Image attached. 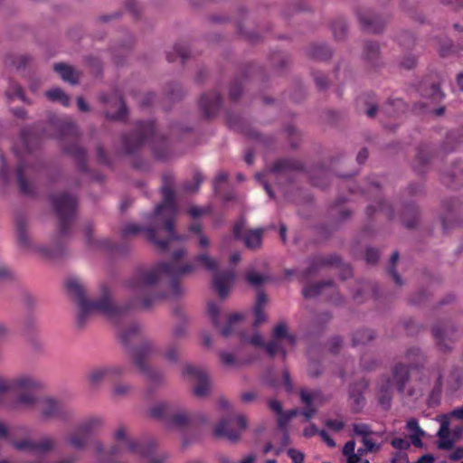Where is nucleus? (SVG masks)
<instances>
[{
    "label": "nucleus",
    "instance_id": "obj_1",
    "mask_svg": "<svg viewBox=\"0 0 463 463\" xmlns=\"http://www.w3.org/2000/svg\"><path fill=\"white\" fill-rule=\"evenodd\" d=\"M184 249L176 250L172 254L170 261L160 262L153 268L137 267L131 278L126 282V287L137 291L139 295L125 305L113 301L111 288L108 283L99 285V296L97 299H90L80 279L71 278L66 282L69 293L74 298L78 306L77 325L83 327L93 313L106 317L109 321L118 324L123 320L129 310L139 305L147 309L157 300L167 298L165 293L155 294L154 288L163 278L169 280L171 297H178L182 293L179 280L186 274L195 269V264H180V260L185 255Z\"/></svg>",
    "mask_w": 463,
    "mask_h": 463
},
{
    "label": "nucleus",
    "instance_id": "obj_2",
    "mask_svg": "<svg viewBox=\"0 0 463 463\" xmlns=\"http://www.w3.org/2000/svg\"><path fill=\"white\" fill-rule=\"evenodd\" d=\"M149 140L152 142L155 156L159 160H167L170 156L167 142L165 137L156 134L154 121H138L135 132L122 137V149L126 154L133 155Z\"/></svg>",
    "mask_w": 463,
    "mask_h": 463
},
{
    "label": "nucleus",
    "instance_id": "obj_3",
    "mask_svg": "<svg viewBox=\"0 0 463 463\" xmlns=\"http://www.w3.org/2000/svg\"><path fill=\"white\" fill-rule=\"evenodd\" d=\"M49 132L46 136L57 138L61 141L69 139L72 143L69 146L63 145L64 153L72 156L77 164V167L81 172H87L86 150L81 147L76 141L79 137V129L75 122L68 117H52L49 120Z\"/></svg>",
    "mask_w": 463,
    "mask_h": 463
},
{
    "label": "nucleus",
    "instance_id": "obj_4",
    "mask_svg": "<svg viewBox=\"0 0 463 463\" xmlns=\"http://www.w3.org/2000/svg\"><path fill=\"white\" fill-rule=\"evenodd\" d=\"M118 335L122 344L127 347L132 343L140 342V345L132 351L134 364L149 381L159 382L161 380L160 373L150 369L146 364V360L152 351V345L149 341L141 338L140 326L132 324L128 327L119 330Z\"/></svg>",
    "mask_w": 463,
    "mask_h": 463
},
{
    "label": "nucleus",
    "instance_id": "obj_5",
    "mask_svg": "<svg viewBox=\"0 0 463 463\" xmlns=\"http://www.w3.org/2000/svg\"><path fill=\"white\" fill-rule=\"evenodd\" d=\"M163 202L158 204L154 213L156 222L162 224L163 231L169 240H180L175 232V220L177 213L175 194L169 184H165L161 189Z\"/></svg>",
    "mask_w": 463,
    "mask_h": 463
},
{
    "label": "nucleus",
    "instance_id": "obj_6",
    "mask_svg": "<svg viewBox=\"0 0 463 463\" xmlns=\"http://www.w3.org/2000/svg\"><path fill=\"white\" fill-rule=\"evenodd\" d=\"M51 201L59 219V240L70 234L77 207V198L68 193L52 195Z\"/></svg>",
    "mask_w": 463,
    "mask_h": 463
},
{
    "label": "nucleus",
    "instance_id": "obj_7",
    "mask_svg": "<svg viewBox=\"0 0 463 463\" xmlns=\"http://www.w3.org/2000/svg\"><path fill=\"white\" fill-rule=\"evenodd\" d=\"M405 358L409 364L405 365L399 363L392 369V379L399 393L404 392L405 384L410 379V368H419L423 364V355L417 347L409 348L406 352Z\"/></svg>",
    "mask_w": 463,
    "mask_h": 463
},
{
    "label": "nucleus",
    "instance_id": "obj_8",
    "mask_svg": "<svg viewBox=\"0 0 463 463\" xmlns=\"http://www.w3.org/2000/svg\"><path fill=\"white\" fill-rule=\"evenodd\" d=\"M342 266V279H346L352 275V269L348 264H342L341 259L336 254L328 256L317 255L311 258L309 267L304 271L303 278L308 279L323 267Z\"/></svg>",
    "mask_w": 463,
    "mask_h": 463
},
{
    "label": "nucleus",
    "instance_id": "obj_9",
    "mask_svg": "<svg viewBox=\"0 0 463 463\" xmlns=\"http://www.w3.org/2000/svg\"><path fill=\"white\" fill-rule=\"evenodd\" d=\"M247 428V419L243 415L235 418H224L220 420L214 428L213 433L217 438L225 437L230 441H237L243 431Z\"/></svg>",
    "mask_w": 463,
    "mask_h": 463
},
{
    "label": "nucleus",
    "instance_id": "obj_10",
    "mask_svg": "<svg viewBox=\"0 0 463 463\" xmlns=\"http://www.w3.org/2000/svg\"><path fill=\"white\" fill-rule=\"evenodd\" d=\"M160 230H163L162 224L157 223V227L155 228H144L140 225L135 224V223H129L127 224L121 232L122 237L124 239L132 236L137 235L140 232L144 231L146 239L152 242L154 245L156 246V248L162 251L165 252L168 250L169 243L173 241L174 240H169L168 235L165 233V238L159 239L157 236V233Z\"/></svg>",
    "mask_w": 463,
    "mask_h": 463
},
{
    "label": "nucleus",
    "instance_id": "obj_11",
    "mask_svg": "<svg viewBox=\"0 0 463 463\" xmlns=\"http://www.w3.org/2000/svg\"><path fill=\"white\" fill-rule=\"evenodd\" d=\"M101 425L102 420L100 418H90L77 427L76 430L68 437L67 442L76 449H83L90 436Z\"/></svg>",
    "mask_w": 463,
    "mask_h": 463
},
{
    "label": "nucleus",
    "instance_id": "obj_12",
    "mask_svg": "<svg viewBox=\"0 0 463 463\" xmlns=\"http://www.w3.org/2000/svg\"><path fill=\"white\" fill-rule=\"evenodd\" d=\"M114 439L117 442H121L125 445L128 452L137 455L140 458L150 457L155 450L152 444H144L137 440L127 438V429L120 426L114 433Z\"/></svg>",
    "mask_w": 463,
    "mask_h": 463
},
{
    "label": "nucleus",
    "instance_id": "obj_13",
    "mask_svg": "<svg viewBox=\"0 0 463 463\" xmlns=\"http://www.w3.org/2000/svg\"><path fill=\"white\" fill-rule=\"evenodd\" d=\"M182 373L189 381L194 382V393L197 397L205 396L210 388V379L208 374L202 369L192 365L185 364L183 367Z\"/></svg>",
    "mask_w": 463,
    "mask_h": 463
},
{
    "label": "nucleus",
    "instance_id": "obj_14",
    "mask_svg": "<svg viewBox=\"0 0 463 463\" xmlns=\"http://www.w3.org/2000/svg\"><path fill=\"white\" fill-rule=\"evenodd\" d=\"M40 412L43 420H65L69 416L66 405L52 397H44L39 401Z\"/></svg>",
    "mask_w": 463,
    "mask_h": 463
},
{
    "label": "nucleus",
    "instance_id": "obj_15",
    "mask_svg": "<svg viewBox=\"0 0 463 463\" xmlns=\"http://www.w3.org/2000/svg\"><path fill=\"white\" fill-rule=\"evenodd\" d=\"M171 408L170 405L167 403H159L155 405L150 410V415L156 419L161 418H168L169 417V422L172 426L176 428H185L189 426L192 422V419L187 416L185 413L183 412H177L173 415L170 413Z\"/></svg>",
    "mask_w": 463,
    "mask_h": 463
},
{
    "label": "nucleus",
    "instance_id": "obj_16",
    "mask_svg": "<svg viewBox=\"0 0 463 463\" xmlns=\"http://www.w3.org/2000/svg\"><path fill=\"white\" fill-rule=\"evenodd\" d=\"M207 313L211 317L213 326L219 329L220 333L224 337L232 335L234 330L233 327L235 324L243 319V316L241 314L234 313L228 317L227 324L224 326H221L218 320L220 309L218 305L214 302L208 303Z\"/></svg>",
    "mask_w": 463,
    "mask_h": 463
},
{
    "label": "nucleus",
    "instance_id": "obj_17",
    "mask_svg": "<svg viewBox=\"0 0 463 463\" xmlns=\"http://www.w3.org/2000/svg\"><path fill=\"white\" fill-rule=\"evenodd\" d=\"M100 100L104 104L114 103L118 106V109L116 113H110L109 111L105 112L107 118L111 120L125 121L128 117V108L123 99L122 95L118 91H113L110 95L102 94Z\"/></svg>",
    "mask_w": 463,
    "mask_h": 463
},
{
    "label": "nucleus",
    "instance_id": "obj_18",
    "mask_svg": "<svg viewBox=\"0 0 463 463\" xmlns=\"http://www.w3.org/2000/svg\"><path fill=\"white\" fill-rule=\"evenodd\" d=\"M222 99L219 92L212 91L202 95L199 106L205 118H213L222 106Z\"/></svg>",
    "mask_w": 463,
    "mask_h": 463
},
{
    "label": "nucleus",
    "instance_id": "obj_19",
    "mask_svg": "<svg viewBox=\"0 0 463 463\" xmlns=\"http://www.w3.org/2000/svg\"><path fill=\"white\" fill-rule=\"evenodd\" d=\"M125 367L121 365H113L109 367L97 368L90 371L88 379L91 384L96 385L104 379H116L125 372Z\"/></svg>",
    "mask_w": 463,
    "mask_h": 463
},
{
    "label": "nucleus",
    "instance_id": "obj_20",
    "mask_svg": "<svg viewBox=\"0 0 463 463\" xmlns=\"http://www.w3.org/2000/svg\"><path fill=\"white\" fill-rule=\"evenodd\" d=\"M234 278L235 273L233 270L217 272L213 276V288L221 298H224L228 295Z\"/></svg>",
    "mask_w": 463,
    "mask_h": 463
},
{
    "label": "nucleus",
    "instance_id": "obj_21",
    "mask_svg": "<svg viewBox=\"0 0 463 463\" xmlns=\"http://www.w3.org/2000/svg\"><path fill=\"white\" fill-rule=\"evenodd\" d=\"M432 335L439 348L442 351L450 350V344L454 340L455 331L453 328L437 325L432 328Z\"/></svg>",
    "mask_w": 463,
    "mask_h": 463
},
{
    "label": "nucleus",
    "instance_id": "obj_22",
    "mask_svg": "<svg viewBox=\"0 0 463 463\" xmlns=\"http://www.w3.org/2000/svg\"><path fill=\"white\" fill-rule=\"evenodd\" d=\"M34 379V377H33ZM35 380L39 383V385L34 388H28V389H12L9 392L12 391H19L21 392L13 405L14 409L18 408L19 406H24L26 408H32L36 403H39V401L37 397L33 393V391L40 389L42 387V383L35 378Z\"/></svg>",
    "mask_w": 463,
    "mask_h": 463
},
{
    "label": "nucleus",
    "instance_id": "obj_23",
    "mask_svg": "<svg viewBox=\"0 0 463 463\" xmlns=\"http://www.w3.org/2000/svg\"><path fill=\"white\" fill-rule=\"evenodd\" d=\"M368 386V382L361 379L353 384L349 391V396L352 400V409L354 412H359L364 406V392Z\"/></svg>",
    "mask_w": 463,
    "mask_h": 463
},
{
    "label": "nucleus",
    "instance_id": "obj_24",
    "mask_svg": "<svg viewBox=\"0 0 463 463\" xmlns=\"http://www.w3.org/2000/svg\"><path fill=\"white\" fill-rule=\"evenodd\" d=\"M358 17L363 29L368 33H378L383 31L385 22L379 16L359 13Z\"/></svg>",
    "mask_w": 463,
    "mask_h": 463
},
{
    "label": "nucleus",
    "instance_id": "obj_25",
    "mask_svg": "<svg viewBox=\"0 0 463 463\" xmlns=\"http://www.w3.org/2000/svg\"><path fill=\"white\" fill-rule=\"evenodd\" d=\"M14 154L16 155L19 160V165L16 169V177L19 189L22 194L33 196L34 194L33 186L24 177V172L27 169V165L24 162L23 157L19 155V153L16 150H14Z\"/></svg>",
    "mask_w": 463,
    "mask_h": 463
},
{
    "label": "nucleus",
    "instance_id": "obj_26",
    "mask_svg": "<svg viewBox=\"0 0 463 463\" xmlns=\"http://www.w3.org/2000/svg\"><path fill=\"white\" fill-rule=\"evenodd\" d=\"M418 91L422 97L429 98L433 102L442 100L445 96L439 84L434 82L430 83L427 80L420 82Z\"/></svg>",
    "mask_w": 463,
    "mask_h": 463
},
{
    "label": "nucleus",
    "instance_id": "obj_27",
    "mask_svg": "<svg viewBox=\"0 0 463 463\" xmlns=\"http://www.w3.org/2000/svg\"><path fill=\"white\" fill-rule=\"evenodd\" d=\"M303 169V164L295 159L282 158L277 160L271 166L273 174H287L291 171H300Z\"/></svg>",
    "mask_w": 463,
    "mask_h": 463
},
{
    "label": "nucleus",
    "instance_id": "obj_28",
    "mask_svg": "<svg viewBox=\"0 0 463 463\" xmlns=\"http://www.w3.org/2000/svg\"><path fill=\"white\" fill-rule=\"evenodd\" d=\"M379 402L384 409H389L392 401V383L389 377L384 376L378 383Z\"/></svg>",
    "mask_w": 463,
    "mask_h": 463
},
{
    "label": "nucleus",
    "instance_id": "obj_29",
    "mask_svg": "<svg viewBox=\"0 0 463 463\" xmlns=\"http://www.w3.org/2000/svg\"><path fill=\"white\" fill-rule=\"evenodd\" d=\"M402 221L405 227L411 229L416 226L419 221V211L414 203H408L403 207Z\"/></svg>",
    "mask_w": 463,
    "mask_h": 463
},
{
    "label": "nucleus",
    "instance_id": "obj_30",
    "mask_svg": "<svg viewBox=\"0 0 463 463\" xmlns=\"http://www.w3.org/2000/svg\"><path fill=\"white\" fill-rule=\"evenodd\" d=\"M299 397L301 402L305 404V408L301 413L306 418V420H310L317 412V408L313 405L315 394L301 389L299 392Z\"/></svg>",
    "mask_w": 463,
    "mask_h": 463
},
{
    "label": "nucleus",
    "instance_id": "obj_31",
    "mask_svg": "<svg viewBox=\"0 0 463 463\" xmlns=\"http://www.w3.org/2000/svg\"><path fill=\"white\" fill-rule=\"evenodd\" d=\"M406 428L411 432L410 439L411 443L416 448H421L423 446L421 437L424 436V431L419 426L418 420L415 419L409 420Z\"/></svg>",
    "mask_w": 463,
    "mask_h": 463
},
{
    "label": "nucleus",
    "instance_id": "obj_32",
    "mask_svg": "<svg viewBox=\"0 0 463 463\" xmlns=\"http://www.w3.org/2000/svg\"><path fill=\"white\" fill-rule=\"evenodd\" d=\"M17 241L21 247L25 249L31 248V241L26 232V222L23 216H19L15 220Z\"/></svg>",
    "mask_w": 463,
    "mask_h": 463
},
{
    "label": "nucleus",
    "instance_id": "obj_33",
    "mask_svg": "<svg viewBox=\"0 0 463 463\" xmlns=\"http://www.w3.org/2000/svg\"><path fill=\"white\" fill-rule=\"evenodd\" d=\"M53 69L63 80L68 81L71 84H76L78 82V74L72 67L65 63H55Z\"/></svg>",
    "mask_w": 463,
    "mask_h": 463
},
{
    "label": "nucleus",
    "instance_id": "obj_34",
    "mask_svg": "<svg viewBox=\"0 0 463 463\" xmlns=\"http://www.w3.org/2000/svg\"><path fill=\"white\" fill-rule=\"evenodd\" d=\"M264 229H256L248 232L244 237V243L248 249L256 250L261 247Z\"/></svg>",
    "mask_w": 463,
    "mask_h": 463
},
{
    "label": "nucleus",
    "instance_id": "obj_35",
    "mask_svg": "<svg viewBox=\"0 0 463 463\" xmlns=\"http://www.w3.org/2000/svg\"><path fill=\"white\" fill-rule=\"evenodd\" d=\"M272 337V339L280 342L281 340L285 339L288 342V344L292 347L295 346L296 345V337L293 335L288 333L287 326L284 323H279L274 327Z\"/></svg>",
    "mask_w": 463,
    "mask_h": 463
},
{
    "label": "nucleus",
    "instance_id": "obj_36",
    "mask_svg": "<svg viewBox=\"0 0 463 463\" xmlns=\"http://www.w3.org/2000/svg\"><path fill=\"white\" fill-rule=\"evenodd\" d=\"M378 58L379 45L373 42H366L364 46L363 59L374 66Z\"/></svg>",
    "mask_w": 463,
    "mask_h": 463
},
{
    "label": "nucleus",
    "instance_id": "obj_37",
    "mask_svg": "<svg viewBox=\"0 0 463 463\" xmlns=\"http://www.w3.org/2000/svg\"><path fill=\"white\" fill-rule=\"evenodd\" d=\"M189 57V51L186 46L176 43L173 52H168L166 53V59L169 62H174L177 60V58L181 59L182 63H184Z\"/></svg>",
    "mask_w": 463,
    "mask_h": 463
},
{
    "label": "nucleus",
    "instance_id": "obj_38",
    "mask_svg": "<svg viewBox=\"0 0 463 463\" xmlns=\"http://www.w3.org/2000/svg\"><path fill=\"white\" fill-rule=\"evenodd\" d=\"M376 211L383 213L386 215V217L391 220L393 219L395 216L392 206L389 203L382 199H379L377 201V209L373 205H369L366 209V213L369 216H372L373 213H375Z\"/></svg>",
    "mask_w": 463,
    "mask_h": 463
},
{
    "label": "nucleus",
    "instance_id": "obj_39",
    "mask_svg": "<svg viewBox=\"0 0 463 463\" xmlns=\"http://www.w3.org/2000/svg\"><path fill=\"white\" fill-rule=\"evenodd\" d=\"M405 109V103L401 99H395L392 100H389L384 104L382 108V111L385 113L388 117H394L400 111H403Z\"/></svg>",
    "mask_w": 463,
    "mask_h": 463
},
{
    "label": "nucleus",
    "instance_id": "obj_40",
    "mask_svg": "<svg viewBox=\"0 0 463 463\" xmlns=\"http://www.w3.org/2000/svg\"><path fill=\"white\" fill-rule=\"evenodd\" d=\"M51 101L60 102L63 107H69L70 97L60 88H54L45 92Z\"/></svg>",
    "mask_w": 463,
    "mask_h": 463
},
{
    "label": "nucleus",
    "instance_id": "obj_41",
    "mask_svg": "<svg viewBox=\"0 0 463 463\" xmlns=\"http://www.w3.org/2000/svg\"><path fill=\"white\" fill-rule=\"evenodd\" d=\"M194 262L209 271H216L218 269V262L215 259L207 253H201L194 258Z\"/></svg>",
    "mask_w": 463,
    "mask_h": 463
},
{
    "label": "nucleus",
    "instance_id": "obj_42",
    "mask_svg": "<svg viewBox=\"0 0 463 463\" xmlns=\"http://www.w3.org/2000/svg\"><path fill=\"white\" fill-rule=\"evenodd\" d=\"M443 182L453 188H456L463 183V171L459 166H455L453 171L443 177Z\"/></svg>",
    "mask_w": 463,
    "mask_h": 463
},
{
    "label": "nucleus",
    "instance_id": "obj_43",
    "mask_svg": "<svg viewBox=\"0 0 463 463\" xmlns=\"http://www.w3.org/2000/svg\"><path fill=\"white\" fill-rule=\"evenodd\" d=\"M308 54L316 60H326L331 57L332 53L326 45L315 44L309 48Z\"/></svg>",
    "mask_w": 463,
    "mask_h": 463
},
{
    "label": "nucleus",
    "instance_id": "obj_44",
    "mask_svg": "<svg viewBox=\"0 0 463 463\" xmlns=\"http://www.w3.org/2000/svg\"><path fill=\"white\" fill-rule=\"evenodd\" d=\"M56 441L52 438H43L39 441H34V452L45 454L55 449Z\"/></svg>",
    "mask_w": 463,
    "mask_h": 463
},
{
    "label": "nucleus",
    "instance_id": "obj_45",
    "mask_svg": "<svg viewBox=\"0 0 463 463\" xmlns=\"http://www.w3.org/2000/svg\"><path fill=\"white\" fill-rule=\"evenodd\" d=\"M331 285H332L331 280L309 285L303 289V295L306 298H314V297L321 294L322 290L325 287L331 286Z\"/></svg>",
    "mask_w": 463,
    "mask_h": 463
},
{
    "label": "nucleus",
    "instance_id": "obj_46",
    "mask_svg": "<svg viewBox=\"0 0 463 463\" xmlns=\"http://www.w3.org/2000/svg\"><path fill=\"white\" fill-rule=\"evenodd\" d=\"M5 94L9 99H14L17 98L21 99L23 102H27L22 87L18 83H15L14 81H10L9 86L5 91Z\"/></svg>",
    "mask_w": 463,
    "mask_h": 463
},
{
    "label": "nucleus",
    "instance_id": "obj_47",
    "mask_svg": "<svg viewBox=\"0 0 463 463\" xmlns=\"http://www.w3.org/2000/svg\"><path fill=\"white\" fill-rule=\"evenodd\" d=\"M374 338L373 331L370 329H363L355 332L353 337V345H358L360 344H365Z\"/></svg>",
    "mask_w": 463,
    "mask_h": 463
},
{
    "label": "nucleus",
    "instance_id": "obj_48",
    "mask_svg": "<svg viewBox=\"0 0 463 463\" xmlns=\"http://www.w3.org/2000/svg\"><path fill=\"white\" fill-rule=\"evenodd\" d=\"M264 347L269 357H273L279 352L283 359L287 356V351L282 347L280 341L272 339L268 344H265Z\"/></svg>",
    "mask_w": 463,
    "mask_h": 463
},
{
    "label": "nucleus",
    "instance_id": "obj_49",
    "mask_svg": "<svg viewBox=\"0 0 463 463\" xmlns=\"http://www.w3.org/2000/svg\"><path fill=\"white\" fill-rule=\"evenodd\" d=\"M91 232H92V227L90 225H88L85 228L84 233H85V237H86V241L89 245H97L101 248L112 250V243L110 242V241L104 239V240L94 241L91 238Z\"/></svg>",
    "mask_w": 463,
    "mask_h": 463
},
{
    "label": "nucleus",
    "instance_id": "obj_50",
    "mask_svg": "<svg viewBox=\"0 0 463 463\" xmlns=\"http://www.w3.org/2000/svg\"><path fill=\"white\" fill-rule=\"evenodd\" d=\"M398 260H399V252L394 251L392 254L391 259H390V265L388 267V272L392 277L394 282L398 286H401L402 284V278L400 277V275L397 273V271L395 269V264L398 261Z\"/></svg>",
    "mask_w": 463,
    "mask_h": 463
},
{
    "label": "nucleus",
    "instance_id": "obj_51",
    "mask_svg": "<svg viewBox=\"0 0 463 463\" xmlns=\"http://www.w3.org/2000/svg\"><path fill=\"white\" fill-rule=\"evenodd\" d=\"M12 445L15 449L19 451L29 450L34 452V440L32 439H14L12 440Z\"/></svg>",
    "mask_w": 463,
    "mask_h": 463
},
{
    "label": "nucleus",
    "instance_id": "obj_52",
    "mask_svg": "<svg viewBox=\"0 0 463 463\" xmlns=\"http://www.w3.org/2000/svg\"><path fill=\"white\" fill-rule=\"evenodd\" d=\"M178 355H179V346L175 342H173L167 346V348L164 354V356L169 362L177 363Z\"/></svg>",
    "mask_w": 463,
    "mask_h": 463
},
{
    "label": "nucleus",
    "instance_id": "obj_53",
    "mask_svg": "<svg viewBox=\"0 0 463 463\" xmlns=\"http://www.w3.org/2000/svg\"><path fill=\"white\" fill-rule=\"evenodd\" d=\"M430 160V149L427 146H420L417 153V161L420 166H425Z\"/></svg>",
    "mask_w": 463,
    "mask_h": 463
},
{
    "label": "nucleus",
    "instance_id": "obj_54",
    "mask_svg": "<svg viewBox=\"0 0 463 463\" xmlns=\"http://www.w3.org/2000/svg\"><path fill=\"white\" fill-rule=\"evenodd\" d=\"M242 91V85L241 82L238 80H233L231 83L230 90H229V97L232 100H237Z\"/></svg>",
    "mask_w": 463,
    "mask_h": 463
},
{
    "label": "nucleus",
    "instance_id": "obj_55",
    "mask_svg": "<svg viewBox=\"0 0 463 463\" xmlns=\"http://www.w3.org/2000/svg\"><path fill=\"white\" fill-rule=\"evenodd\" d=\"M353 430L355 435L363 438L368 437L372 433L370 425L364 423H354Z\"/></svg>",
    "mask_w": 463,
    "mask_h": 463
},
{
    "label": "nucleus",
    "instance_id": "obj_56",
    "mask_svg": "<svg viewBox=\"0 0 463 463\" xmlns=\"http://www.w3.org/2000/svg\"><path fill=\"white\" fill-rule=\"evenodd\" d=\"M331 27L335 38H340L345 33L346 25L342 20L334 22Z\"/></svg>",
    "mask_w": 463,
    "mask_h": 463
},
{
    "label": "nucleus",
    "instance_id": "obj_57",
    "mask_svg": "<svg viewBox=\"0 0 463 463\" xmlns=\"http://www.w3.org/2000/svg\"><path fill=\"white\" fill-rule=\"evenodd\" d=\"M246 279L250 284L253 286H260L264 282V277L254 271L247 272Z\"/></svg>",
    "mask_w": 463,
    "mask_h": 463
},
{
    "label": "nucleus",
    "instance_id": "obj_58",
    "mask_svg": "<svg viewBox=\"0 0 463 463\" xmlns=\"http://www.w3.org/2000/svg\"><path fill=\"white\" fill-rule=\"evenodd\" d=\"M391 445L394 449H400V450H406L411 446L410 442L406 439L399 438V437L393 438L391 440Z\"/></svg>",
    "mask_w": 463,
    "mask_h": 463
},
{
    "label": "nucleus",
    "instance_id": "obj_59",
    "mask_svg": "<svg viewBox=\"0 0 463 463\" xmlns=\"http://www.w3.org/2000/svg\"><path fill=\"white\" fill-rule=\"evenodd\" d=\"M220 358L222 363L226 366L237 365V360L234 355L228 352H221Z\"/></svg>",
    "mask_w": 463,
    "mask_h": 463
},
{
    "label": "nucleus",
    "instance_id": "obj_60",
    "mask_svg": "<svg viewBox=\"0 0 463 463\" xmlns=\"http://www.w3.org/2000/svg\"><path fill=\"white\" fill-rule=\"evenodd\" d=\"M30 58L26 55H20L17 57H14L11 61V64L14 66L17 70H20L22 68L26 67V65L29 63Z\"/></svg>",
    "mask_w": 463,
    "mask_h": 463
},
{
    "label": "nucleus",
    "instance_id": "obj_61",
    "mask_svg": "<svg viewBox=\"0 0 463 463\" xmlns=\"http://www.w3.org/2000/svg\"><path fill=\"white\" fill-rule=\"evenodd\" d=\"M288 455L293 463H304L305 455L301 451L295 449H289L288 450Z\"/></svg>",
    "mask_w": 463,
    "mask_h": 463
},
{
    "label": "nucleus",
    "instance_id": "obj_62",
    "mask_svg": "<svg viewBox=\"0 0 463 463\" xmlns=\"http://www.w3.org/2000/svg\"><path fill=\"white\" fill-rule=\"evenodd\" d=\"M379 259V252L373 248H368L365 251V260L369 264H375Z\"/></svg>",
    "mask_w": 463,
    "mask_h": 463
},
{
    "label": "nucleus",
    "instance_id": "obj_63",
    "mask_svg": "<svg viewBox=\"0 0 463 463\" xmlns=\"http://www.w3.org/2000/svg\"><path fill=\"white\" fill-rule=\"evenodd\" d=\"M307 373L311 377H318L322 373L320 364L316 361L310 362L307 367Z\"/></svg>",
    "mask_w": 463,
    "mask_h": 463
},
{
    "label": "nucleus",
    "instance_id": "obj_64",
    "mask_svg": "<svg viewBox=\"0 0 463 463\" xmlns=\"http://www.w3.org/2000/svg\"><path fill=\"white\" fill-rule=\"evenodd\" d=\"M130 386L124 383H118L113 388V394L116 397H122L128 393Z\"/></svg>",
    "mask_w": 463,
    "mask_h": 463
}]
</instances>
